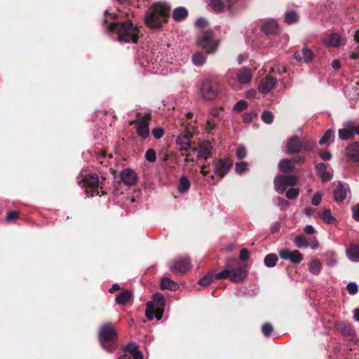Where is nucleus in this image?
I'll return each mask as SVG.
<instances>
[{
    "label": "nucleus",
    "instance_id": "nucleus-1",
    "mask_svg": "<svg viewBox=\"0 0 359 359\" xmlns=\"http://www.w3.org/2000/svg\"><path fill=\"white\" fill-rule=\"evenodd\" d=\"M170 11V7L167 4L155 3L148 8L144 22L151 29H159L167 22Z\"/></svg>",
    "mask_w": 359,
    "mask_h": 359
},
{
    "label": "nucleus",
    "instance_id": "nucleus-2",
    "mask_svg": "<svg viewBox=\"0 0 359 359\" xmlns=\"http://www.w3.org/2000/svg\"><path fill=\"white\" fill-rule=\"evenodd\" d=\"M109 30L111 32H116L118 40L126 43H136L140 35L138 27L130 21L111 23L109 25Z\"/></svg>",
    "mask_w": 359,
    "mask_h": 359
},
{
    "label": "nucleus",
    "instance_id": "nucleus-3",
    "mask_svg": "<svg viewBox=\"0 0 359 359\" xmlns=\"http://www.w3.org/2000/svg\"><path fill=\"white\" fill-rule=\"evenodd\" d=\"M117 336V332L110 323L104 324L100 328L99 341L102 347L109 353H112L116 348Z\"/></svg>",
    "mask_w": 359,
    "mask_h": 359
},
{
    "label": "nucleus",
    "instance_id": "nucleus-4",
    "mask_svg": "<svg viewBox=\"0 0 359 359\" xmlns=\"http://www.w3.org/2000/svg\"><path fill=\"white\" fill-rule=\"evenodd\" d=\"M165 299L160 293H156L153 295V300L147 303L145 315L150 320L156 318L158 320H161L164 311Z\"/></svg>",
    "mask_w": 359,
    "mask_h": 359
},
{
    "label": "nucleus",
    "instance_id": "nucleus-5",
    "mask_svg": "<svg viewBox=\"0 0 359 359\" xmlns=\"http://www.w3.org/2000/svg\"><path fill=\"white\" fill-rule=\"evenodd\" d=\"M81 177L83 185L86 187V192L88 196L93 197L95 195L102 196L105 194L102 188L99 189V180L97 174L81 175Z\"/></svg>",
    "mask_w": 359,
    "mask_h": 359
},
{
    "label": "nucleus",
    "instance_id": "nucleus-6",
    "mask_svg": "<svg viewBox=\"0 0 359 359\" xmlns=\"http://www.w3.org/2000/svg\"><path fill=\"white\" fill-rule=\"evenodd\" d=\"M198 42L199 46L209 53H215L219 44L218 40L211 30L203 32L198 38Z\"/></svg>",
    "mask_w": 359,
    "mask_h": 359
},
{
    "label": "nucleus",
    "instance_id": "nucleus-7",
    "mask_svg": "<svg viewBox=\"0 0 359 359\" xmlns=\"http://www.w3.org/2000/svg\"><path fill=\"white\" fill-rule=\"evenodd\" d=\"M218 91V83L210 79L205 81L201 88V93L203 97L208 100H212L215 99L217 96Z\"/></svg>",
    "mask_w": 359,
    "mask_h": 359
},
{
    "label": "nucleus",
    "instance_id": "nucleus-8",
    "mask_svg": "<svg viewBox=\"0 0 359 359\" xmlns=\"http://www.w3.org/2000/svg\"><path fill=\"white\" fill-rule=\"evenodd\" d=\"M214 173L217 177L223 178L231 168L233 160L230 157L218 159L214 161Z\"/></svg>",
    "mask_w": 359,
    "mask_h": 359
},
{
    "label": "nucleus",
    "instance_id": "nucleus-9",
    "mask_svg": "<svg viewBox=\"0 0 359 359\" xmlns=\"http://www.w3.org/2000/svg\"><path fill=\"white\" fill-rule=\"evenodd\" d=\"M297 182V177L294 175H282L274 179L275 189L280 194L283 193L287 186L294 185Z\"/></svg>",
    "mask_w": 359,
    "mask_h": 359
},
{
    "label": "nucleus",
    "instance_id": "nucleus-10",
    "mask_svg": "<svg viewBox=\"0 0 359 359\" xmlns=\"http://www.w3.org/2000/svg\"><path fill=\"white\" fill-rule=\"evenodd\" d=\"M279 256L281 259L290 260L294 264H299L303 260L302 254L297 250H290L288 248L280 250L279 251Z\"/></svg>",
    "mask_w": 359,
    "mask_h": 359
},
{
    "label": "nucleus",
    "instance_id": "nucleus-11",
    "mask_svg": "<svg viewBox=\"0 0 359 359\" xmlns=\"http://www.w3.org/2000/svg\"><path fill=\"white\" fill-rule=\"evenodd\" d=\"M354 121L349 120L343 123V128L339 129V138L341 140H347L354 137Z\"/></svg>",
    "mask_w": 359,
    "mask_h": 359
},
{
    "label": "nucleus",
    "instance_id": "nucleus-12",
    "mask_svg": "<svg viewBox=\"0 0 359 359\" xmlns=\"http://www.w3.org/2000/svg\"><path fill=\"white\" fill-rule=\"evenodd\" d=\"M131 124H135L137 133L138 135L142 138L145 139L149 136V128L148 118L147 117H142L135 121L132 122Z\"/></svg>",
    "mask_w": 359,
    "mask_h": 359
},
{
    "label": "nucleus",
    "instance_id": "nucleus-13",
    "mask_svg": "<svg viewBox=\"0 0 359 359\" xmlns=\"http://www.w3.org/2000/svg\"><path fill=\"white\" fill-rule=\"evenodd\" d=\"M212 146L209 142H202L199 143L198 148L191 149L192 152L198 153V158L207 159L212 153Z\"/></svg>",
    "mask_w": 359,
    "mask_h": 359
},
{
    "label": "nucleus",
    "instance_id": "nucleus-14",
    "mask_svg": "<svg viewBox=\"0 0 359 359\" xmlns=\"http://www.w3.org/2000/svg\"><path fill=\"white\" fill-rule=\"evenodd\" d=\"M277 81L275 78H273L269 76H266L264 78L262 79L259 81L258 88L259 92L263 94H266L271 91L272 88L275 86Z\"/></svg>",
    "mask_w": 359,
    "mask_h": 359
},
{
    "label": "nucleus",
    "instance_id": "nucleus-15",
    "mask_svg": "<svg viewBox=\"0 0 359 359\" xmlns=\"http://www.w3.org/2000/svg\"><path fill=\"white\" fill-rule=\"evenodd\" d=\"M303 144L297 136L290 138L286 145V152L288 154H293L299 152L302 149Z\"/></svg>",
    "mask_w": 359,
    "mask_h": 359
},
{
    "label": "nucleus",
    "instance_id": "nucleus-16",
    "mask_svg": "<svg viewBox=\"0 0 359 359\" xmlns=\"http://www.w3.org/2000/svg\"><path fill=\"white\" fill-rule=\"evenodd\" d=\"M191 264L190 259L187 257H182L175 260L170 268L180 273H184L189 271L191 269Z\"/></svg>",
    "mask_w": 359,
    "mask_h": 359
},
{
    "label": "nucleus",
    "instance_id": "nucleus-17",
    "mask_svg": "<svg viewBox=\"0 0 359 359\" xmlns=\"http://www.w3.org/2000/svg\"><path fill=\"white\" fill-rule=\"evenodd\" d=\"M121 181L128 186H133L136 184L137 177L135 172L127 168L121 172Z\"/></svg>",
    "mask_w": 359,
    "mask_h": 359
},
{
    "label": "nucleus",
    "instance_id": "nucleus-18",
    "mask_svg": "<svg viewBox=\"0 0 359 359\" xmlns=\"http://www.w3.org/2000/svg\"><path fill=\"white\" fill-rule=\"evenodd\" d=\"M294 58L300 62L309 63L313 59V53L311 50L304 48L297 51L294 55Z\"/></svg>",
    "mask_w": 359,
    "mask_h": 359
},
{
    "label": "nucleus",
    "instance_id": "nucleus-19",
    "mask_svg": "<svg viewBox=\"0 0 359 359\" xmlns=\"http://www.w3.org/2000/svg\"><path fill=\"white\" fill-rule=\"evenodd\" d=\"M231 280L235 283L243 281L247 278L248 271L243 266H238L233 269H230Z\"/></svg>",
    "mask_w": 359,
    "mask_h": 359
},
{
    "label": "nucleus",
    "instance_id": "nucleus-20",
    "mask_svg": "<svg viewBox=\"0 0 359 359\" xmlns=\"http://www.w3.org/2000/svg\"><path fill=\"white\" fill-rule=\"evenodd\" d=\"M252 72L250 69L243 67L236 72L238 81L243 85L248 84L252 80Z\"/></svg>",
    "mask_w": 359,
    "mask_h": 359
},
{
    "label": "nucleus",
    "instance_id": "nucleus-21",
    "mask_svg": "<svg viewBox=\"0 0 359 359\" xmlns=\"http://www.w3.org/2000/svg\"><path fill=\"white\" fill-rule=\"evenodd\" d=\"M348 185L347 184L339 183L334 191V197L336 201L341 202L343 201L347 194V191H348Z\"/></svg>",
    "mask_w": 359,
    "mask_h": 359
},
{
    "label": "nucleus",
    "instance_id": "nucleus-22",
    "mask_svg": "<svg viewBox=\"0 0 359 359\" xmlns=\"http://www.w3.org/2000/svg\"><path fill=\"white\" fill-rule=\"evenodd\" d=\"M346 154L353 162H359V142H355L346 148Z\"/></svg>",
    "mask_w": 359,
    "mask_h": 359
},
{
    "label": "nucleus",
    "instance_id": "nucleus-23",
    "mask_svg": "<svg viewBox=\"0 0 359 359\" xmlns=\"http://www.w3.org/2000/svg\"><path fill=\"white\" fill-rule=\"evenodd\" d=\"M346 255L352 262H359V245L355 243H351L346 248Z\"/></svg>",
    "mask_w": 359,
    "mask_h": 359
},
{
    "label": "nucleus",
    "instance_id": "nucleus-24",
    "mask_svg": "<svg viewBox=\"0 0 359 359\" xmlns=\"http://www.w3.org/2000/svg\"><path fill=\"white\" fill-rule=\"evenodd\" d=\"M323 44L326 47H339L341 45V37L337 33H332L323 39Z\"/></svg>",
    "mask_w": 359,
    "mask_h": 359
},
{
    "label": "nucleus",
    "instance_id": "nucleus-25",
    "mask_svg": "<svg viewBox=\"0 0 359 359\" xmlns=\"http://www.w3.org/2000/svg\"><path fill=\"white\" fill-rule=\"evenodd\" d=\"M262 29L267 35H273L278 32L279 26L276 20H269L264 23Z\"/></svg>",
    "mask_w": 359,
    "mask_h": 359
},
{
    "label": "nucleus",
    "instance_id": "nucleus-26",
    "mask_svg": "<svg viewBox=\"0 0 359 359\" xmlns=\"http://www.w3.org/2000/svg\"><path fill=\"white\" fill-rule=\"evenodd\" d=\"M177 143L179 145L180 149L189 151L187 156L191 155L192 148L191 147V140L188 135L179 136L177 139Z\"/></svg>",
    "mask_w": 359,
    "mask_h": 359
},
{
    "label": "nucleus",
    "instance_id": "nucleus-27",
    "mask_svg": "<svg viewBox=\"0 0 359 359\" xmlns=\"http://www.w3.org/2000/svg\"><path fill=\"white\" fill-rule=\"evenodd\" d=\"M316 168L323 182H327L332 179V175L327 170V166L325 163H318Z\"/></svg>",
    "mask_w": 359,
    "mask_h": 359
},
{
    "label": "nucleus",
    "instance_id": "nucleus-28",
    "mask_svg": "<svg viewBox=\"0 0 359 359\" xmlns=\"http://www.w3.org/2000/svg\"><path fill=\"white\" fill-rule=\"evenodd\" d=\"M347 60L349 65L359 70V46L350 53Z\"/></svg>",
    "mask_w": 359,
    "mask_h": 359
},
{
    "label": "nucleus",
    "instance_id": "nucleus-29",
    "mask_svg": "<svg viewBox=\"0 0 359 359\" xmlns=\"http://www.w3.org/2000/svg\"><path fill=\"white\" fill-rule=\"evenodd\" d=\"M279 169L283 172H292L294 169V163L289 159H283L279 162Z\"/></svg>",
    "mask_w": 359,
    "mask_h": 359
},
{
    "label": "nucleus",
    "instance_id": "nucleus-30",
    "mask_svg": "<svg viewBox=\"0 0 359 359\" xmlns=\"http://www.w3.org/2000/svg\"><path fill=\"white\" fill-rule=\"evenodd\" d=\"M132 297L133 294L130 291L125 290L116 297V302L121 305L126 304L130 300Z\"/></svg>",
    "mask_w": 359,
    "mask_h": 359
},
{
    "label": "nucleus",
    "instance_id": "nucleus-31",
    "mask_svg": "<svg viewBox=\"0 0 359 359\" xmlns=\"http://www.w3.org/2000/svg\"><path fill=\"white\" fill-rule=\"evenodd\" d=\"M206 4L214 11L220 13L224 10V4L221 0H205Z\"/></svg>",
    "mask_w": 359,
    "mask_h": 359
},
{
    "label": "nucleus",
    "instance_id": "nucleus-32",
    "mask_svg": "<svg viewBox=\"0 0 359 359\" xmlns=\"http://www.w3.org/2000/svg\"><path fill=\"white\" fill-rule=\"evenodd\" d=\"M188 15V11L184 7H177L173 11V18L176 21L184 20Z\"/></svg>",
    "mask_w": 359,
    "mask_h": 359
},
{
    "label": "nucleus",
    "instance_id": "nucleus-33",
    "mask_svg": "<svg viewBox=\"0 0 359 359\" xmlns=\"http://www.w3.org/2000/svg\"><path fill=\"white\" fill-rule=\"evenodd\" d=\"M284 20L287 24H293L299 20V15L294 11L290 10L285 13Z\"/></svg>",
    "mask_w": 359,
    "mask_h": 359
},
{
    "label": "nucleus",
    "instance_id": "nucleus-34",
    "mask_svg": "<svg viewBox=\"0 0 359 359\" xmlns=\"http://www.w3.org/2000/svg\"><path fill=\"white\" fill-rule=\"evenodd\" d=\"M161 287L162 289H168L175 291L177 289L178 285L175 281L165 277L162 278Z\"/></svg>",
    "mask_w": 359,
    "mask_h": 359
},
{
    "label": "nucleus",
    "instance_id": "nucleus-35",
    "mask_svg": "<svg viewBox=\"0 0 359 359\" xmlns=\"http://www.w3.org/2000/svg\"><path fill=\"white\" fill-rule=\"evenodd\" d=\"M190 181L189 179L185 176L182 175L179 181L178 184V191L180 193H184L189 190L190 188Z\"/></svg>",
    "mask_w": 359,
    "mask_h": 359
},
{
    "label": "nucleus",
    "instance_id": "nucleus-36",
    "mask_svg": "<svg viewBox=\"0 0 359 359\" xmlns=\"http://www.w3.org/2000/svg\"><path fill=\"white\" fill-rule=\"evenodd\" d=\"M309 271L313 275H318L321 271V263L317 259H312L309 264Z\"/></svg>",
    "mask_w": 359,
    "mask_h": 359
},
{
    "label": "nucleus",
    "instance_id": "nucleus-37",
    "mask_svg": "<svg viewBox=\"0 0 359 359\" xmlns=\"http://www.w3.org/2000/svg\"><path fill=\"white\" fill-rule=\"evenodd\" d=\"M334 136V131L332 129H328L319 140V144L323 145L330 143L333 140Z\"/></svg>",
    "mask_w": 359,
    "mask_h": 359
},
{
    "label": "nucleus",
    "instance_id": "nucleus-38",
    "mask_svg": "<svg viewBox=\"0 0 359 359\" xmlns=\"http://www.w3.org/2000/svg\"><path fill=\"white\" fill-rule=\"evenodd\" d=\"M294 244L299 248H306L309 247L308 240L303 235H299L295 238Z\"/></svg>",
    "mask_w": 359,
    "mask_h": 359
},
{
    "label": "nucleus",
    "instance_id": "nucleus-39",
    "mask_svg": "<svg viewBox=\"0 0 359 359\" xmlns=\"http://www.w3.org/2000/svg\"><path fill=\"white\" fill-rule=\"evenodd\" d=\"M320 217L327 224H332L335 221V219L332 216L330 209L324 210V211L320 215Z\"/></svg>",
    "mask_w": 359,
    "mask_h": 359
},
{
    "label": "nucleus",
    "instance_id": "nucleus-40",
    "mask_svg": "<svg viewBox=\"0 0 359 359\" xmlns=\"http://www.w3.org/2000/svg\"><path fill=\"white\" fill-rule=\"evenodd\" d=\"M278 257L275 254H269L264 258V264L267 267H273L276 266Z\"/></svg>",
    "mask_w": 359,
    "mask_h": 359
},
{
    "label": "nucleus",
    "instance_id": "nucleus-41",
    "mask_svg": "<svg viewBox=\"0 0 359 359\" xmlns=\"http://www.w3.org/2000/svg\"><path fill=\"white\" fill-rule=\"evenodd\" d=\"M192 62L196 66H201L205 62V57L202 53H196L192 56Z\"/></svg>",
    "mask_w": 359,
    "mask_h": 359
},
{
    "label": "nucleus",
    "instance_id": "nucleus-42",
    "mask_svg": "<svg viewBox=\"0 0 359 359\" xmlns=\"http://www.w3.org/2000/svg\"><path fill=\"white\" fill-rule=\"evenodd\" d=\"M215 276L213 273H208L198 280V284L202 286H207L213 282Z\"/></svg>",
    "mask_w": 359,
    "mask_h": 359
},
{
    "label": "nucleus",
    "instance_id": "nucleus-43",
    "mask_svg": "<svg viewBox=\"0 0 359 359\" xmlns=\"http://www.w3.org/2000/svg\"><path fill=\"white\" fill-rule=\"evenodd\" d=\"M215 278L217 280H224L229 278L231 280V271L229 268H226L221 272L214 274Z\"/></svg>",
    "mask_w": 359,
    "mask_h": 359
},
{
    "label": "nucleus",
    "instance_id": "nucleus-44",
    "mask_svg": "<svg viewBox=\"0 0 359 359\" xmlns=\"http://www.w3.org/2000/svg\"><path fill=\"white\" fill-rule=\"evenodd\" d=\"M248 102L244 100L238 101L233 106V111L240 112L248 107Z\"/></svg>",
    "mask_w": 359,
    "mask_h": 359
},
{
    "label": "nucleus",
    "instance_id": "nucleus-45",
    "mask_svg": "<svg viewBox=\"0 0 359 359\" xmlns=\"http://www.w3.org/2000/svg\"><path fill=\"white\" fill-rule=\"evenodd\" d=\"M262 119L267 124H270L273 121V115L269 111H264L262 114Z\"/></svg>",
    "mask_w": 359,
    "mask_h": 359
},
{
    "label": "nucleus",
    "instance_id": "nucleus-46",
    "mask_svg": "<svg viewBox=\"0 0 359 359\" xmlns=\"http://www.w3.org/2000/svg\"><path fill=\"white\" fill-rule=\"evenodd\" d=\"M299 194L298 188H291L286 192V197L290 200L296 198Z\"/></svg>",
    "mask_w": 359,
    "mask_h": 359
},
{
    "label": "nucleus",
    "instance_id": "nucleus-47",
    "mask_svg": "<svg viewBox=\"0 0 359 359\" xmlns=\"http://www.w3.org/2000/svg\"><path fill=\"white\" fill-rule=\"evenodd\" d=\"M145 158L149 162H151V163L155 162L156 160V151L152 149H148L145 154Z\"/></svg>",
    "mask_w": 359,
    "mask_h": 359
},
{
    "label": "nucleus",
    "instance_id": "nucleus-48",
    "mask_svg": "<svg viewBox=\"0 0 359 359\" xmlns=\"http://www.w3.org/2000/svg\"><path fill=\"white\" fill-rule=\"evenodd\" d=\"M248 164L246 162H240L236 163L235 171L238 174H242L247 170Z\"/></svg>",
    "mask_w": 359,
    "mask_h": 359
},
{
    "label": "nucleus",
    "instance_id": "nucleus-49",
    "mask_svg": "<svg viewBox=\"0 0 359 359\" xmlns=\"http://www.w3.org/2000/svg\"><path fill=\"white\" fill-rule=\"evenodd\" d=\"M137 349L138 346L135 342H129L126 346L123 348V350L130 353L131 355Z\"/></svg>",
    "mask_w": 359,
    "mask_h": 359
},
{
    "label": "nucleus",
    "instance_id": "nucleus-50",
    "mask_svg": "<svg viewBox=\"0 0 359 359\" xmlns=\"http://www.w3.org/2000/svg\"><path fill=\"white\" fill-rule=\"evenodd\" d=\"M262 330L266 337H269L273 330V326L270 323H265L262 325Z\"/></svg>",
    "mask_w": 359,
    "mask_h": 359
},
{
    "label": "nucleus",
    "instance_id": "nucleus-51",
    "mask_svg": "<svg viewBox=\"0 0 359 359\" xmlns=\"http://www.w3.org/2000/svg\"><path fill=\"white\" fill-rule=\"evenodd\" d=\"M348 292L351 294H355L358 291V285L355 283H349L346 286Z\"/></svg>",
    "mask_w": 359,
    "mask_h": 359
},
{
    "label": "nucleus",
    "instance_id": "nucleus-52",
    "mask_svg": "<svg viewBox=\"0 0 359 359\" xmlns=\"http://www.w3.org/2000/svg\"><path fill=\"white\" fill-rule=\"evenodd\" d=\"M247 156L246 149L244 146H239L236 149V156L238 159L245 158Z\"/></svg>",
    "mask_w": 359,
    "mask_h": 359
},
{
    "label": "nucleus",
    "instance_id": "nucleus-53",
    "mask_svg": "<svg viewBox=\"0 0 359 359\" xmlns=\"http://www.w3.org/2000/svg\"><path fill=\"white\" fill-rule=\"evenodd\" d=\"M339 330L341 332V333L344 335H350L352 332L351 327L348 324L340 325Z\"/></svg>",
    "mask_w": 359,
    "mask_h": 359
},
{
    "label": "nucleus",
    "instance_id": "nucleus-54",
    "mask_svg": "<svg viewBox=\"0 0 359 359\" xmlns=\"http://www.w3.org/2000/svg\"><path fill=\"white\" fill-rule=\"evenodd\" d=\"M302 142L303 144L302 149H305L306 151L311 150L314 145V142L313 141H309L306 139H303Z\"/></svg>",
    "mask_w": 359,
    "mask_h": 359
},
{
    "label": "nucleus",
    "instance_id": "nucleus-55",
    "mask_svg": "<svg viewBox=\"0 0 359 359\" xmlns=\"http://www.w3.org/2000/svg\"><path fill=\"white\" fill-rule=\"evenodd\" d=\"M152 134L156 139H160L163 136L164 130L161 128H155L152 130Z\"/></svg>",
    "mask_w": 359,
    "mask_h": 359
},
{
    "label": "nucleus",
    "instance_id": "nucleus-56",
    "mask_svg": "<svg viewBox=\"0 0 359 359\" xmlns=\"http://www.w3.org/2000/svg\"><path fill=\"white\" fill-rule=\"evenodd\" d=\"M257 116V114L255 112L246 113L243 115V121L245 123H249Z\"/></svg>",
    "mask_w": 359,
    "mask_h": 359
},
{
    "label": "nucleus",
    "instance_id": "nucleus-57",
    "mask_svg": "<svg viewBox=\"0 0 359 359\" xmlns=\"http://www.w3.org/2000/svg\"><path fill=\"white\" fill-rule=\"evenodd\" d=\"M322 200V194L319 192L315 194L312 198V204L313 205H318Z\"/></svg>",
    "mask_w": 359,
    "mask_h": 359
},
{
    "label": "nucleus",
    "instance_id": "nucleus-58",
    "mask_svg": "<svg viewBox=\"0 0 359 359\" xmlns=\"http://www.w3.org/2000/svg\"><path fill=\"white\" fill-rule=\"evenodd\" d=\"M250 252L246 248L241 249L240 252V259L242 261H245L249 259Z\"/></svg>",
    "mask_w": 359,
    "mask_h": 359
},
{
    "label": "nucleus",
    "instance_id": "nucleus-59",
    "mask_svg": "<svg viewBox=\"0 0 359 359\" xmlns=\"http://www.w3.org/2000/svg\"><path fill=\"white\" fill-rule=\"evenodd\" d=\"M208 22L206 19L205 18H198L196 21V25L198 27H205L206 26H208Z\"/></svg>",
    "mask_w": 359,
    "mask_h": 359
},
{
    "label": "nucleus",
    "instance_id": "nucleus-60",
    "mask_svg": "<svg viewBox=\"0 0 359 359\" xmlns=\"http://www.w3.org/2000/svg\"><path fill=\"white\" fill-rule=\"evenodd\" d=\"M319 156L323 160L329 161L332 158V155L328 151H322L319 153Z\"/></svg>",
    "mask_w": 359,
    "mask_h": 359
},
{
    "label": "nucleus",
    "instance_id": "nucleus-61",
    "mask_svg": "<svg viewBox=\"0 0 359 359\" xmlns=\"http://www.w3.org/2000/svg\"><path fill=\"white\" fill-rule=\"evenodd\" d=\"M237 0H226V6L230 13H234V4Z\"/></svg>",
    "mask_w": 359,
    "mask_h": 359
},
{
    "label": "nucleus",
    "instance_id": "nucleus-62",
    "mask_svg": "<svg viewBox=\"0 0 359 359\" xmlns=\"http://www.w3.org/2000/svg\"><path fill=\"white\" fill-rule=\"evenodd\" d=\"M352 210L353 218L356 221L359 222V204L358 205L353 207Z\"/></svg>",
    "mask_w": 359,
    "mask_h": 359
},
{
    "label": "nucleus",
    "instance_id": "nucleus-63",
    "mask_svg": "<svg viewBox=\"0 0 359 359\" xmlns=\"http://www.w3.org/2000/svg\"><path fill=\"white\" fill-rule=\"evenodd\" d=\"M304 231L307 234H314L316 229L312 225H306L304 229Z\"/></svg>",
    "mask_w": 359,
    "mask_h": 359
},
{
    "label": "nucleus",
    "instance_id": "nucleus-64",
    "mask_svg": "<svg viewBox=\"0 0 359 359\" xmlns=\"http://www.w3.org/2000/svg\"><path fill=\"white\" fill-rule=\"evenodd\" d=\"M133 359H144L143 354L138 349L135 351L132 355Z\"/></svg>",
    "mask_w": 359,
    "mask_h": 359
}]
</instances>
